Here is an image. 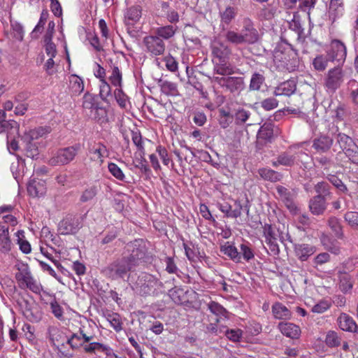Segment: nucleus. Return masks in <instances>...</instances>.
<instances>
[{"instance_id":"nucleus-1","label":"nucleus","mask_w":358,"mask_h":358,"mask_svg":"<svg viewBox=\"0 0 358 358\" xmlns=\"http://www.w3.org/2000/svg\"><path fill=\"white\" fill-rule=\"evenodd\" d=\"M133 264L127 257L118 259L102 270V273L112 280L124 279L129 272L135 270Z\"/></svg>"},{"instance_id":"nucleus-2","label":"nucleus","mask_w":358,"mask_h":358,"mask_svg":"<svg viewBox=\"0 0 358 358\" xmlns=\"http://www.w3.org/2000/svg\"><path fill=\"white\" fill-rule=\"evenodd\" d=\"M162 282L154 275L148 273H141L134 285L133 289L141 296L153 294Z\"/></svg>"},{"instance_id":"nucleus-3","label":"nucleus","mask_w":358,"mask_h":358,"mask_svg":"<svg viewBox=\"0 0 358 358\" xmlns=\"http://www.w3.org/2000/svg\"><path fill=\"white\" fill-rule=\"evenodd\" d=\"M212 81L224 92L233 94H239L245 87L244 79L242 77L213 76Z\"/></svg>"},{"instance_id":"nucleus-4","label":"nucleus","mask_w":358,"mask_h":358,"mask_svg":"<svg viewBox=\"0 0 358 358\" xmlns=\"http://www.w3.org/2000/svg\"><path fill=\"white\" fill-rule=\"evenodd\" d=\"M345 72L342 66L338 65L330 69L325 74L324 87L328 93H334L344 81Z\"/></svg>"},{"instance_id":"nucleus-5","label":"nucleus","mask_w":358,"mask_h":358,"mask_svg":"<svg viewBox=\"0 0 358 358\" xmlns=\"http://www.w3.org/2000/svg\"><path fill=\"white\" fill-rule=\"evenodd\" d=\"M80 150L79 145L59 149L48 160V164L52 166H64L72 162Z\"/></svg>"},{"instance_id":"nucleus-6","label":"nucleus","mask_w":358,"mask_h":358,"mask_svg":"<svg viewBox=\"0 0 358 358\" xmlns=\"http://www.w3.org/2000/svg\"><path fill=\"white\" fill-rule=\"evenodd\" d=\"M18 305L23 315L31 322H37L41 319V313L38 304L32 299L22 298Z\"/></svg>"},{"instance_id":"nucleus-7","label":"nucleus","mask_w":358,"mask_h":358,"mask_svg":"<svg viewBox=\"0 0 358 358\" xmlns=\"http://www.w3.org/2000/svg\"><path fill=\"white\" fill-rule=\"evenodd\" d=\"M275 189L278 193V198L285 204L290 213H296L299 209L295 201L296 197V191L287 189L282 185H277Z\"/></svg>"},{"instance_id":"nucleus-8","label":"nucleus","mask_w":358,"mask_h":358,"mask_svg":"<svg viewBox=\"0 0 358 358\" xmlns=\"http://www.w3.org/2000/svg\"><path fill=\"white\" fill-rule=\"evenodd\" d=\"M327 56L331 62H337L338 65L342 66L347 56L345 45L340 40H332L327 50Z\"/></svg>"},{"instance_id":"nucleus-9","label":"nucleus","mask_w":358,"mask_h":358,"mask_svg":"<svg viewBox=\"0 0 358 358\" xmlns=\"http://www.w3.org/2000/svg\"><path fill=\"white\" fill-rule=\"evenodd\" d=\"M213 61L224 62L228 61L231 55V49L229 45L220 39H214L210 44Z\"/></svg>"},{"instance_id":"nucleus-10","label":"nucleus","mask_w":358,"mask_h":358,"mask_svg":"<svg viewBox=\"0 0 358 358\" xmlns=\"http://www.w3.org/2000/svg\"><path fill=\"white\" fill-rule=\"evenodd\" d=\"M245 44H253L259 39V34L255 27L253 22L245 18L243 22V27L239 31Z\"/></svg>"},{"instance_id":"nucleus-11","label":"nucleus","mask_w":358,"mask_h":358,"mask_svg":"<svg viewBox=\"0 0 358 358\" xmlns=\"http://www.w3.org/2000/svg\"><path fill=\"white\" fill-rule=\"evenodd\" d=\"M143 44L146 50L152 55H161L165 51V43L164 41L157 36H148L143 38Z\"/></svg>"},{"instance_id":"nucleus-12","label":"nucleus","mask_w":358,"mask_h":358,"mask_svg":"<svg viewBox=\"0 0 358 358\" xmlns=\"http://www.w3.org/2000/svg\"><path fill=\"white\" fill-rule=\"evenodd\" d=\"M80 228L79 218L73 215H68L59 223L58 231L62 235L73 234H76Z\"/></svg>"},{"instance_id":"nucleus-13","label":"nucleus","mask_w":358,"mask_h":358,"mask_svg":"<svg viewBox=\"0 0 358 358\" xmlns=\"http://www.w3.org/2000/svg\"><path fill=\"white\" fill-rule=\"evenodd\" d=\"M303 155H306L303 151L294 154H291L289 152H282L278 155L276 160L273 161L271 164L274 167H278L279 165L291 167L296 164L301 156Z\"/></svg>"},{"instance_id":"nucleus-14","label":"nucleus","mask_w":358,"mask_h":358,"mask_svg":"<svg viewBox=\"0 0 358 358\" xmlns=\"http://www.w3.org/2000/svg\"><path fill=\"white\" fill-rule=\"evenodd\" d=\"M128 247L129 248V250L131 251V253L127 257L131 263L135 264V267H136L145 255V247L141 245L138 241H135L131 245H129Z\"/></svg>"},{"instance_id":"nucleus-15","label":"nucleus","mask_w":358,"mask_h":358,"mask_svg":"<svg viewBox=\"0 0 358 358\" xmlns=\"http://www.w3.org/2000/svg\"><path fill=\"white\" fill-rule=\"evenodd\" d=\"M189 290L175 287L169 291V295L176 304H187L189 302Z\"/></svg>"},{"instance_id":"nucleus-16","label":"nucleus","mask_w":358,"mask_h":358,"mask_svg":"<svg viewBox=\"0 0 358 358\" xmlns=\"http://www.w3.org/2000/svg\"><path fill=\"white\" fill-rule=\"evenodd\" d=\"M237 13V8L232 6H227L223 10H220V27L223 30L235 20Z\"/></svg>"},{"instance_id":"nucleus-17","label":"nucleus","mask_w":358,"mask_h":358,"mask_svg":"<svg viewBox=\"0 0 358 358\" xmlns=\"http://www.w3.org/2000/svg\"><path fill=\"white\" fill-rule=\"evenodd\" d=\"M338 322L342 330L358 334V325L349 315L341 313L338 318Z\"/></svg>"},{"instance_id":"nucleus-18","label":"nucleus","mask_w":358,"mask_h":358,"mask_svg":"<svg viewBox=\"0 0 358 358\" xmlns=\"http://www.w3.org/2000/svg\"><path fill=\"white\" fill-rule=\"evenodd\" d=\"M308 207L310 211L314 215H322L327 209V200L320 196H314L309 201Z\"/></svg>"},{"instance_id":"nucleus-19","label":"nucleus","mask_w":358,"mask_h":358,"mask_svg":"<svg viewBox=\"0 0 358 358\" xmlns=\"http://www.w3.org/2000/svg\"><path fill=\"white\" fill-rule=\"evenodd\" d=\"M334 143V138L327 135H321L314 139L313 142V148L317 152H327Z\"/></svg>"},{"instance_id":"nucleus-20","label":"nucleus","mask_w":358,"mask_h":358,"mask_svg":"<svg viewBox=\"0 0 358 358\" xmlns=\"http://www.w3.org/2000/svg\"><path fill=\"white\" fill-rule=\"evenodd\" d=\"M243 206L239 201H235L234 206L228 203L220 204L219 209L228 217L237 218L241 215Z\"/></svg>"},{"instance_id":"nucleus-21","label":"nucleus","mask_w":358,"mask_h":358,"mask_svg":"<svg viewBox=\"0 0 358 358\" xmlns=\"http://www.w3.org/2000/svg\"><path fill=\"white\" fill-rule=\"evenodd\" d=\"M278 329L283 335L292 339L298 338L301 334L299 327L293 323L280 322Z\"/></svg>"},{"instance_id":"nucleus-22","label":"nucleus","mask_w":358,"mask_h":358,"mask_svg":"<svg viewBox=\"0 0 358 358\" xmlns=\"http://www.w3.org/2000/svg\"><path fill=\"white\" fill-rule=\"evenodd\" d=\"M294 252L296 256L301 261H306L316 252V248L315 246L309 244H296L294 245Z\"/></svg>"},{"instance_id":"nucleus-23","label":"nucleus","mask_w":358,"mask_h":358,"mask_svg":"<svg viewBox=\"0 0 358 358\" xmlns=\"http://www.w3.org/2000/svg\"><path fill=\"white\" fill-rule=\"evenodd\" d=\"M296 85L294 80H289L280 83L275 88L273 95L275 96H290L295 92Z\"/></svg>"},{"instance_id":"nucleus-24","label":"nucleus","mask_w":358,"mask_h":358,"mask_svg":"<svg viewBox=\"0 0 358 358\" xmlns=\"http://www.w3.org/2000/svg\"><path fill=\"white\" fill-rule=\"evenodd\" d=\"M69 90L71 95H80L84 90L83 79L76 74L71 75L69 77Z\"/></svg>"},{"instance_id":"nucleus-25","label":"nucleus","mask_w":358,"mask_h":358,"mask_svg":"<svg viewBox=\"0 0 358 358\" xmlns=\"http://www.w3.org/2000/svg\"><path fill=\"white\" fill-rule=\"evenodd\" d=\"M338 286L341 291L343 293H348L353 287V280L352 276L343 271H338Z\"/></svg>"},{"instance_id":"nucleus-26","label":"nucleus","mask_w":358,"mask_h":358,"mask_svg":"<svg viewBox=\"0 0 358 358\" xmlns=\"http://www.w3.org/2000/svg\"><path fill=\"white\" fill-rule=\"evenodd\" d=\"M214 64L213 71L220 76L228 77L234 73L232 65L228 61L222 62L220 61H213Z\"/></svg>"},{"instance_id":"nucleus-27","label":"nucleus","mask_w":358,"mask_h":358,"mask_svg":"<svg viewBox=\"0 0 358 358\" xmlns=\"http://www.w3.org/2000/svg\"><path fill=\"white\" fill-rule=\"evenodd\" d=\"M220 252L236 263L241 262V253L238 251L237 248L229 242H226L220 246Z\"/></svg>"},{"instance_id":"nucleus-28","label":"nucleus","mask_w":358,"mask_h":358,"mask_svg":"<svg viewBox=\"0 0 358 358\" xmlns=\"http://www.w3.org/2000/svg\"><path fill=\"white\" fill-rule=\"evenodd\" d=\"M27 192L33 197L43 196L45 192L44 181L35 179L29 181L27 185Z\"/></svg>"},{"instance_id":"nucleus-29","label":"nucleus","mask_w":358,"mask_h":358,"mask_svg":"<svg viewBox=\"0 0 358 358\" xmlns=\"http://www.w3.org/2000/svg\"><path fill=\"white\" fill-rule=\"evenodd\" d=\"M141 17V8L139 6H134L129 8L124 14L126 24L133 25L136 23Z\"/></svg>"},{"instance_id":"nucleus-30","label":"nucleus","mask_w":358,"mask_h":358,"mask_svg":"<svg viewBox=\"0 0 358 358\" xmlns=\"http://www.w3.org/2000/svg\"><path fill=\"white\" fill-rule=\"evenodd\" d=\"M158 85L162 92L166 96H175L179 94L178 85L176 83L167 80L160 79L158 81Z\"/></svg>"},{"instance_id":"nucleus-31","label":"nucleus","mask_w":358,"mask_h":358,"mask_svg":"<svg viewBox=\"0 0 358 358\" xmlns=\"http://www.w3.org/2000/svg\"><path fill=\"white\" fill-rule=\"evenodd\" d=\"M334 138L336 139V142L335 147L334 148V151L335 152L337 150L336 149L337 145H339L341 150L344 152L346 149L351 147V145L355 143L351 137L341 132L338 133L335 136Z\"/></svg>"},{"instance_id":"nucleus-32","label":"nucleus","mask_w":358,"mask_h":358,"mask_svg":"<svg viewBox=\"0 0 358 358\" xmlns=\"http://www.w3.org/2000/svg\"><path fill=\"white\" fill-rule=\"evenodd\" d=\"M258 173L262 179L272 182L280 181L282 178V175L280 173L271 169H259L258 170Z\"/></svg>"},{"instance_id":"nucleus-33","label":"nucleus","mask_w":358,"mask_h":358,"mask_svg":"<svg viewBox=\"0 0 358 358\" xmlns=\"http://www.w3.org/2000/svg\"><path fill=\"white\" fill-rule=\"evenodd\" d=\"M272 312L274 317L279 320L288 319L291 316L290 310L281 303H275L272 306Z\"/></svg>"},{"instance_id":"nucleus-34","label":"nucleus","mask_w":358,"mask_h":358,"mask_svg":"<svg viewBox=\"0 0 358 358\" xmlns=\"http://www.w3.org/2000/svg\"><path fill=\"white\" fill-rule=\"evenodd\" d=\"M316 196H320L325 200L331 199L332 193L331 192V186L327 182L322 181L315 185Z\"/></svg>"},{"instance_id":"nucleus-35","label":"nucleus","mask_w":358,"mask_h":358,"mask_svg":"<svg viewBox=\"0 0 358 358\" xmlns=\"http://www.w3.org/2000/svg\"><path fill=\"white\" fill-rule=\"evenodd\" d=\"M274 126L271 122L264 123L258 132L259 138L266 141H271L274 136Z\"/></svg>"},{"instance_id":"nucleus-36","label":"nucleus","mask_w":358,"mask_h":358,"mask_svg":"<svg viewBox=\"0 0 358 358\" xmlns=\"http://www.w3.org/2000/svg\"><path fill=\"white\" fill-rule=\"evenodd\" d=\"M110 75L108 78L111 85L116 87H122V73L118 66H110Z\"/></svg>"},{"instance_id":"nucleus-37","label":"nucleus","mask_w":358,"mask_h":358,"mask_svg":"<svg viewBox=\"0 0 358 358\" xmlns=\"http://www.w3.org/2000/svg\"><path fill=\"white\" fill-rule=\"evenodd\" d=\"M90 153L93 155L94 160H99L101 163L103 162V158L108 156L106 147L101 143L94 145L90 149Z\"/></svg>"},{"instance_id":"nucleus-38","label":"nucleus","mask_w":358,"mask_h":358,"mask_svg":"<svg viewBox=\"0 0 358 358\" xmlns=\"http://www.w3.org/2000/svg\"><path fill=\"white\" fill-rule=\"evenodd\" d=\"M92 117L100 124L108 122V113L105 108L96 106L91 110Z\"/></svg>"},{"instance_id":"nucleus-39","label":"nucleus","mask_w":358,"mask_h":358,"mask_svg":"<svg viewBox=\"0 0 358 358\" xmlns=\"http://www.w3.org/2000/svg\"><path fill=\"white\" fill-rule=\"evenodd\" d=\"M226 41L234 45H245L240 33L232 29H228L224 33Z\"/></svg>"},{"instance_id":"nucleus-40","label":"nucleus","mask_w":358,"mask_h":358,"mask_svg":"<svg viewBox=\"0 0 358 358\" xmlns=\"http://www.w3.org/2000/svg\"><path fill=\"white\" fill-rule=\"evenodd\" d=\"M208 308L213 314L217 316L229 318V313L217 302L210 301L208 303Z\"/></svg>"},{"instance_id":"nucleus-41","label":"nucleus","mask_w":358,"mask_h":358,"mask_svg":"<svg viewBox=\"0 0 358 358\" xmlns=\"http://www.w3.org/2000/svg\"><path fill=\"white\" fill-rule=\"evenodd\" d=\"M50 132L49 128L38 127L25 133L23 136H25V139L27 141H35L38 138L43 136L45 134Z\"/></svg>"},{"instance_id":"nucleus-42","label":"nucleus","mask_w":358,"mask_h":358,"mask_svg":"<svg viewBox=\"0 0 358 358\" xmlns=\"http://www.w3.org/2000/svg\"><path fill=\"white\" fill-rule=\"evenodd\" d=\"M265 81L264 76L260 73L255 72L252 75L250 85H249V89L251 91H257L259 90L262 84Z\"/></svg>"},{"instance_id":"nucleus-43","label":"nucleus","mask_w":358,"mask_h":358,"mask_svg":"<svg viewBox=\"0 0 358 358\" xmlns=\"http://www.w3.org/2000/svg\"><path fill=\"white\" fill-rule=\"evenodd\" d=\"M329 61L327 55H320L313 60L312 64L316 71H323L327 69Z\"/></svg>"},{"instance_id":"nucleus-44","label":"nucleus","mask_w":358,"mask_h":358,"mask_svg":"<svg viewBox=\"0 0 358 358\" xmlns=\"http://www.w3.org/2000/svg\"><path fill=\"white\" fill-rule=\"evenodd\" d=\"M176 29L177 27L173 25L160 27L156 30L157 36L164 39H169L173 36Z\"/></svg>"},{"instance_id":"nucleus-45","label":"nucleus","mask_w":358,"mask_h":358,"mask_svg":"<svg viewBox=\"0 0 358 358\" xmlns=\"http://www.w3.org/2000/svg\"><path fill=\"white\" fill-rule=\"evenodd\" d=\"M325 343L330 348L338 347L341 343V338L336 331H330L327 334Z\"/></svg>"},{"instance_id":"nucleus-46","label":"nucleus","mask_w":358,"mask_h":358,"mask_svg":"<svg viewBox=\"0 0 358 358\" xmlns=\"http://www.w3.org/2000/svg\"><path fill=\"white\" fill-rule=\"evenodd\" d=\"M22 142L25 144V150L27 152V156L29 157H34L38 155V145L37 143L34 141H27L25 139V136L22 137Z\"/></svg>"},{"instance_id":"nucleus-47","label":"nucleus","mask_w":358,"mask_h":358,"mask_svg":"<svg viewBox=\"0 0 358 358\" xmlns=\"http://www.w3.org/2000/svg\"><path fill=\"white\" fill-rule=\"evenodd\" d=\"M315 162L318 164V166L326 171H329L331 169H335L334 159L327 156L316 157Z\"/></svg>"},{"instance_id":"nucleus-48","label":"nucleus","mask_w":358,"mask_h":358,"mask_svg":"<svg viewBox=\"0 0 358 358\" xmlns=\"http://www.w3.org/2000/svg\"><path fill=\"white\" fill-rule=\"evenodd\" d=\"M84 351L87 353H94L96 350H100L108 354L110 348L101 343L92 342L84 346Z\"/></svg>"},{"instance_id":"nucleus-49","label":"nucleus","mask_w":358,"mask_h":358,"mask_svg":"<svg viewBox=\"0 0 358 358\" xmlns=\"http://www.w3.org/2000/svg\"><path fill=\"white\" fill-rule=\"evenodd\" d=\"M275 13L276 8L272 5H268L259 11V16L262 20H269L275 17Z\"/></svg>"},{"instance_id":"nucleus-50","label":"nucleus","mask_w":358,"mask_h":358,"mask_svg":"<svg viewBox=\"0 0 358 358\" xmlns=\"http://www.w3.org/2000/svg\"><path fill=\"white\" fill-rule=\"evenodd\" d=\"M344 153L352 163L358 165V145L356 143L346 149Z\"/></svg>"},{"instance_id":"nucleus-51","label":"nucleus","mask_w":358,"mask_h":358,"mask_svg":"<svg viewBox=\"0 0 358 358\" xmlns=\"http://www.w3.org/2000/svg\"><path fill=\"white\" fill-rule=\"evenodd\" d=\"M328 224L338 238H341L343 237V229L338 219L335 217H330Z\"/></svg>"},{"instance_id":"nucleus-52","label":"nucleus","mask_w":358,"mask_h":358,"mask_svg":"<svg viewBox=\"0 0 358 358\" xmlns=\"http://www.w3.org/2000/svg\"><path fill=\"white\" fill-rule=\"evenodd\" d=\"M97 192L98 188L96 186L93 185L89 187L83 191L80 200L83 203L87 202L92 200L97 194Z\"/></svg>"},{"instance_id":"nucleus-53","label":"nucleus","mask_w":358,"mask_h":358,"mask_svg":"<svg viewBox=\"0 0 358 358\" xmlns=\"http://www.w3.org/2000/svg\"><path fill=\"white\" fill-rule=\"evenodd\" d=\"M106 318L115 331L119 332L122 329V323L120 315L117 313L108 314Z\"/></svg>"},{"instance_id":"nucleus-54","label":"nucleus","mask_w":358,"mask_h":358,"mask_svg":"<svg viewBox=\"0 0 358 358\" xmlns=\"http://www.w3.org/2000/svg\"><path fill=\"white\" fill-rule=\"evenodd\" d=\"M344 219L352 229H358V212H347L344 215Z\"/></svg>"},{"instance_id":"nucleus-55","label":"nucleus","mask_w":358,"mask_h":358,"mask_svg":"<svg viewBox=\"0 0 358 358\" xmlns=\"http://www.w3.org/2000/svg\"><path fill=\"white\" fill-rule=\"evenodd\" d=\"M67 343L70 345L71 348L73 350H77L80 347L84 348L85 344L82 340L80 335L73 334L70 338L67 339Z\"/></svg>"},{"instance_id":"nucleus-56","label":"nucleus","mask_w":358,"mask_h":358,"mask_svg":"<svg viewBox=\"0 0 358 358\" xmlns=\"http://www.w3.org/2000/svg\"><path fill=\"white\" fill-rule=\"evenodd\" d=\"M109 172L117 180L123 181L125 176L121 169L115 163L110 162L108 165Z\"/></svg>"},{"instance_id":"nucleus-57","label":"nucleus","mask_w":358,"mask_h":358,"mask_svg":"<svg viewBox=\"0 0 358 358\" xmlns=\"http://www.w3.org/2000/svg\"><path fill=\"white\" fill-rule=\"evenodd\" d=\"M250 115V113L243 108H239L235 113V120L237 124L245 123Z\"/></svg>"},{"instance_id":"nucleus-58","label":"nucleus","mask_w":358,"mask_h":358,"mask_svg":"<svg viewBox=\"0 0 358 358\" xmlns=\"http://www.w3.org/2000/svg\"><path fill=\"white\" fill-rule=\"evenodd\" d=\"M114 94L120 106L124 108L127 102V96L124 93L122 87H117L114 91Z\"/></svg>"},{"instance_id":"nucleus-59","label":"nucleus","mask_w":358,"mask_h":358,"mask_svg":"<svg viewBox=\"0 0 358 358\" xmlns=\"http://www.w3.org/2000/svg\"><path fill=\"white\" fill-rule=\"evenodd\" d=\"M99 88V95L101 98L102 100H106L111 94V87L110 85L106 80H103V81H100Z\"/></svg>"},{"instance_id":"nucleus-60","label":"nucleus","mask_w":358,"mask_h":358,"mask_svg":"<svg viewBox=\"0 0 358 358\" xmlns=\"http://www.w3.org/2000/svg\"><path fill=\"white\" fill-rule=\"evenodd\" d=\"M278 101L273 97H269L262 100L260 103L261 107L266 110H271L277 108Z\"/></svg>"},{"instance_id":"nucleus-61","label":"nucleus","mask_w":358,"mask_h":358,"mask_svg":"<svg viewBox=\"0 0 358 358\" xmlns=\"http://www.w3.org/2000/svg\"><path fill=\"white\" fill-rule=\"evenodd\" d=\"M132 141L134 144L137 147L138 150L143 154L145 155V149L143 147L142 136L138 131H132Z\"/></svg>"},{"instance_id":"nucleus-62","label":"nucleus","mask_w":358,"mask_h":358,"mask_svg":"<svg viewBox=\"0 0 358 358\" xmlns=\"http://www.w3.org/2000/svg\"><path fill=\"white\" fill-rule=\"evenodd\" d=\"M164 61L165 62V66L169 71L176 72L178 70V64L176 59L171 55H169L164 57Z\"/></svg>"},{"instance_id":"nucleus-63","label":"nucleus","mask_w":358,"mask_h":358,"mask_svg":"<svg viewBox=\"0 0 358 358\" xmlns=\"http://www.w3.org/2000/svg\"><path fill=\"white\" fill-rule=\"evenodd\" d=\"M331 306V303L326 300H322L316 303L313 308L312 311L316 313H323Z\"/></svg>"},{"instance_id":"nucleus-64","label":"nucleus","mask_w":358,"mask_h":358,"mask_svg":"<svg viewBox=\"0 0 358 358\" xmlns=\"http://www.w3.org/2000/svg\"><path fill=\"white\" fill-rule=\"evenodd\" d=\"M241 249V255H242L243 259L247 262H249L250 259H253L255 255L251 248L248 246L247 244H241L240 246Z\"/></svg>"}]
</instances>
